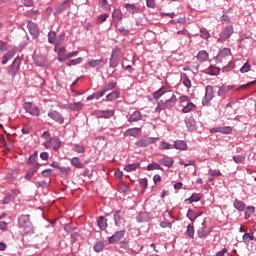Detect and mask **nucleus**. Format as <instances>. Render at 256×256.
<instances>
[{"instance_id":"nucleus-1","label":"nucleus","mask_w":256,"mask_h":256,"mask_svg":"<svg viewBox=\"0 0 256 256\" xmlns=\"http://www.w3.org/2000/svg\"><path fill=\"white\" fill-rule=\"evenodd\" d=\"M18 229H22L24 235H33L35 233L29 214H22L18 217Z\"/></svg>"},{"instance_id":"nucleus-2","label":"nucleus","mask_w":256,"mask_h":256,"mask_svg":"<svg viewBox=\"0 0 256 256\" xmlns=\"http://www.w3.org/2000/svg\"><path fill=\"white\" fill-rule=\"evenodd\" d=\"M21 61V57L18 56L13 60L12 64L8 66L7 73L8 75H10V77H12V79H14V77H17L19 71H21Z\"/></svg>"},{"instance_id":"nucleus-3","label":"nucleus","mask_w":256,"mask_h":256,"mask_svg":"<svg viewBox=\"0 0 256 256\" xmlns=\"http://www.w3.org/2000/svg\"><path fill=\"white\" fill-rule=\"evenodd\" d=\"M119 61H121V48L116 47L112 50L109 67L115 69L119 66Z\"/></svg>"},{"instance_id":"nucleus-4","label":"nucleus","mask_w":256,"mask_h":256,"mask_svg":"<svg viewBox=\"0 0 256 256\" xmlns=\"http://www.w3.org/2000/svg\"><path fill=\"white\" fill-rule=\"evenodd\" d=\"M23 109L26 111V113L32 115V117H39V115H41V110H39V107L33 104V102H25Z\"/></svg>"},{"instance_id":"nucleus-5","label":"nucleus","mask_w":256,"mask_h":256,"mask_svg":"<svg viewBox=\"0 0 256 256\" xmlns=\"http://www.w3.org/2000/svg\"><path fill=\"white\" fill-rule=\"evenodd\" d=\"M156 141H159V137H144L138 141H136V147L145 148L149 147V145H153Z\"/></svg>"},{"instance_id":"nucleus-6","label":"nucleus","mask_w":256,"mask_h":256,"mask_svg":"<svg viewBox=\"0 0 256 256\" xmlns=\"http://www.w3.org/2000/svg\"><path fill=\"white\" fill-rule=\"evenodd\" d=\"M92 115L97 119H111L115 115V110H95Z\"/></svg>"},{"instance_id":"nucleus-7","label":"nucleus","mask_w":256,"mask_h":256,"mask_svg":"<svg viewBox=\"0 0 256 256\" xmlns=\"http://www.w3.org/2000/svg\"><path fill=\"white\" fill-rule=\"evenodd\" d=\"M211 101H213V86L207 85L205 87V95L202 98V105L203 106L209 105Z\"/></svg>"},{"instance_id":"nucleus-8","label":"nucleus","mask_w":256,"mask_h":256,"mask_svg":"<svg viewBox=\"0 0 256 256\" xmlns=\"http://www.w3.org/2000/svg\"><path fill=\"white\" fill-rule=\"evenodd\" d=\"M48 117H50V119L55 121V123H58V125H63V123H65V117H63V114H61L57 110H51L48 113Z\"/></svg>"},{"instance_id":"nucleus-9","label":"nucleus","mask_w":256,"mask_h":256,"mask_svg":"<svg viewBox=\"0 0 256 256\" xmlns=\"http://www.w3.org/2000/svg\"><path fill=\"white\" fill-rule=\"evenodd\" d=\"M125 233H127L125 229L116 231L112 236L108 237V244L114 245L117 241H121L125 237Z\"/></svg>"},{"instance_id":"nucleus-10","label":"nucleus","mask_w":256,"mask_h":256,"mask_svg":"<svg viewBox=\"0 0 256 256\" xmlns=\"http://www.w3.org/2000/svg\"><path fill=\"white\" fill-rule=\"evenodd\" d=\"M233 33V26H227L217 39V43H223V41H227V39H229V37H231Z\"/></svg>"},{"instance_id":"nucleus-11","label":"nucleus","mask_w":256,"mask_h":256,"mask_svg":"<svg viewBox=\"0 0 256 256\" xmlns=\"http://www.w3.org/2000/svg\"><path fill=\"white\" fill-rule=\"evenodd\" d=\"M160 102L162 103V106L164 107V111H166V109H168L169 111H171V109H173V107H175V105H177V96L175 94H173L168 100H160Z\"/></svg>"},{"instance_id":"nucleus-12","label":"nucleus","mask_w":256,"mask_h":256,"mask_svg":"<svg viewBox=\"0 0 256 256\" xmlns=\"http://www.w3.org/2000/svg\"><path fill=\"white\" fill-rule=\"evenodd\" d=\"M213 231L212 228H205V223H202V227H200L197 230V237L199 239H207V237H209V235H211V232Z\"/></svg>"},{"instance_id":"nucleus-13","label":"nucleus","mask_w":256,"mask_h":256,"mask_svg":"<svg viewBox=\"0 0 256 256\" xmlns=\"http://www.w3.org/2000/svg\"><path fill=\"white\" fill-rule=\"evenodd\" d=\"M27 29H28L30 35H32L33 39L39 38V26H37V24H35V22L29 21L27 23Z\"/></svg>"},{"instance_id":"nucleus-14","label":"nucleus","mask_w":256,"mask_h":256,"mask_svg":"<svg viewBox=\"0 0 256 256\" xmlns=\"http://www.w3.org/2000/svg\"><path fill=\"white\" fill-rule=\"evenodd\" d=\"M210 133H222V135H231L233 128L231 126L215 127L210 129Z\"/></svg>"},{"instance_id":"nucleus-15","label":"nucleus","mask_w":256,"mask_h":256,"mask_svg":"<svg viewBox=\"0 0 256 256\" xmlns=\"http://www.w3.org/2000/svg\"><path fill=\"white\" fill-rule=\"evenodd\" d=\"M17 195H19L18 189L11 190L10 193H7L5 195L4 200H3V205H9V203H11V201H13V199H15V197H17Z\"/></svg>"},{"instance_id":"nucleus-16","label":"nucleus","mask_w":256,"mask_h":256,"mask_svg":"<svg viewBox=\"0 0 256 256\" xmlns=\"http://www.w3.org/2000/svg\"><path fill=\"white\" fill-rule=\"evenodd\" d=\"M201 215H203V211H194L190 208L187 211L186 217H188L191 223H194L198 217H201Z\"/></svg>"},{"instance_id":"nucleus-17","label":"nucleus","mask_w":256,"mask_h":256,"mask_svg":"<svg viewBox=\"0 0 256 256\" xmlns=\"http://www.w3.org/2000/svg\"><path fill=\"white\" fill-rule=\"evenodd\" d=\"M173 149L177 151H187V142L185 140H176L174 144H172Z\"/></svg>"},{"instance_id":"nucleus-18","label":"nucleus","mask_w":256,"mask_h":256,"mask_svg":"<svg viewBox=\"0 0 256 256\" xmlns=\"http://www.w3.org/2000/svg\"><path fill=\"white\" fill-rule=\"evenodd\" d=\"M160 165H163L164 167H168V169H171L173 165L175 164V160L172 157H163L159 160Z\"/></svg>"},{"instance_id":"nucleus-19","label":"nucleus","mask_w":256,"mask_h":256,"mask_svg":"<svg viewBox=\"0 0 256 256\" xmlns=\"http://www.w3.org/2000/svg\"><path fill=\"white\" fill-rule=\"evenodd\" d=\"M69 3H71V0H64L58 7H56L54 15H61L63 11H66L67 7H69Z\"/></svg>"},{"instance_id":"nucleus-20","label":"nucleus","mask_w":256,"mask_h":256,"mask_svg":"<svg viewBox=\"0 0 256 256\" xmlns=\"http://www.w3.org/2000/svg\"><path fill=\"white\" fill-rule=\"evenodd\" d=\"M97 225L100 231H107V227H109V224L107 223V218H105V216L98 217Z\"/></svg>"},{"instance_id":"nucleus-21","label":"nucleus","mask_w":256,"mask_h":256,"mask_svg":"<svg viewBox=\"0 0 256 256\" xmlns=\"http://www.w3.org/2000/svg\"><path fill=\"white\" fill-rule=\"evenodd\" d=\"M125 8L128 11V13H131V15H135V13H142L143 10L139 7H136L135 4L126 3Z\"/></svg>"},{"instance_id":"nucleus-22","label":"nucleus","mask_w":256,"mask_h":256,"mask_svg":"<svg viewBox=\"0 0 256 256\" xmlns=\"http://www.w3.org/2000/svg\"><path fill=\"white\" fill-rule=\"evenodd\" d=\"M219 73H221V68L214 65H210L206 70V75H210L211 77H215L219 75Z\"/></svg>"},{"instance_id":"nucleus-23","label":"nucleus","mask_w":256,"mask_h":256,"mask_svg":"<svg viewBox=\"0 0 256 256\" xmlns=\"http://www.w3.org/2000/svg\"><path fill=\"white\" fill-rule=\"evenodd\" d=\"M88 65H90L92 69H95V67H99L100 69H103V67H105V61L103 60V58L91 60L88 62Z\"/></svg>"},{"instance_id":"nucleus-24","label":"nucleus","mask_w":256,"mask_h":256,"mask_svg":"<svg viewBox=\"0 0 256 256\" xmlns=\"http://www.w3.org/2000/svg\"><path fill=\"white\" fill-rule=\"evenodd\" d=\"M142 119H143V115L141 114V111H134L128 118V122L135 123L137 121H141Z\"/></svg>"},{"instance_id":"nucleus-25","label":"nucleus","mask_w":256,"mask_h":256,"mask_svg":"<svg viewBox=\"0 0 256 256\" xmlns=\"http://www.w3.org/2000/svg\"><path fill=\"white\" fill-rule=\"evenodd\" d=\"M232 89H235V85L222 86L218 89L217 95L218 97H223V95H227Z\"/></svg>"},{"instance_id":"nucleus-26","label":"nucleus","mask_w":256,"mask_h":256,"mask_svg":"<svg viewBox=\"0 0 256 256\" xmlns=\"http://www.w3.org/2000/svg\"><path fill=\"white\" fill-rule=\"evenodd\" d=\"M83 107H85V104H83L82 102H73L67 104V109H70V111H81Z\"/></svg>"},{"instance_id":"nucleus-27","label":"nucleus","mask_w":256,"mask_h":256,"mask_svg":"<svg viewBox=\"0 0 256 256\" xmlns=\"http://www.w3.org/2000/svg\"><path fill=\"white\" fill-rule=\"evenodd\" d=\"M37 169H39V164L34 165L32 168H30L25 176L24 179H26L27 181H31V179L33 178V176L35 175V173H37Z\"/></svg>"},{"instance_id":"nucleus-28","label":"nucleus","mask_w":256,"mask_h":256,"mask_svg":"<svg viewBox=\"0 0 256 256\" xmlns=\"http://www.w3.org/2000/svg\"><path fill=\"white\" fill-rule=\"evenodd\" d=\"M165 93H167V86H162L160 89H158L157 91H155L152 94V97H153V99L158 101V99H161V97H163V95H165Z\"/></svg>"},{"instance_id":"nucleus-29","label":"nucleus","mask_w":256,"mask_h":256,"mask_svg":"<svg viewBox=\"0 0 256 256\" xmlns=\"http://www.w3.org/2000/svg\"><path fill=\"white\" fill-rule=\"evenodd\" d=\"M139 131H141V129L137 127L129 128L124 132V137H139Z\"/></svg>"},{"instance_id":"nucleus-30","label":"nucleus","mask_w":256,"mask_h":256,"mask_svg":"<svg viewBox=\"0 0 256 256\" xmlns=\"http://www.w3.org/2000/svg\"><path fill=\"white\" fill-rule=\"evenodd\" d=\"M137 223H148L149 221V213L147 212H140L136 216Z\"/></svg>"},{"instance_id":"nucleus-31","label":"nucleus","mask_w":256,"mask_h":256,"mask_svg":"<svg viewBox=\"0 0 256 256\" xmlns=\"http://www.w3.org/2000/svg\"><path fill=\"white\" fill-rule=\"evenodd\" d=\"M196 58L200 63H205V61L209 60V53H207L205 50H201L196 55Z\"/></svg>"},{"instance_id":"nucleus-32","label":"nucleus","mask_w":256,"mask_h":256,"mask_svg":"<svg viewBox=\"0 0 256 256\" xmlns=\"http://www.w3.org/2000/svg\"><path fill=\"white\" fill-rule=\"evenodd\" d=\"M112 19L115 23H119V21H123V12L120 9H114L112 12Z\"/></svg>"},{"instance_id":"nucleus-33","label":"nucleus","mask_w":256,"mask_h":256,"mask_svg":"<svg viewBox=\"0 0 256 256\" xmlns=\"http://www.w3.org/2000/svg\"><path fill=\"white\" fill-rule=\"evenodd\" d=\"M233 207L236 208L237 211L243 212L247 206L245 205V202L235 199L233 202Z\"/></svg>"},{"instance_id":"nucleus-34","label":"nucleus","mask_w":256,"mask_h":256,"mask_svg":"<svg viewBox=\"0 0 256 256\" xmlns=\"http://www.w3.org/2000/svg\"><path fill=\"white\" fill-rule=\"evenodd\" d=\"M201 201V196H199V194H192L189 198L185 199L184 202L186 203V205H191L192 203H197Z\"/></svg>"},{"instance_id":"nucleus-35","label":"nucleus","mask_w":256,"mask_h":256,"mask_svg":"<svg viewBox=\"0 0 256 256\" xmlns=\"http://www.w3.org/2000/svg\"><path fill=\"white\" fill-rule=\"evenodd\" d=\"M121 95V92L119 90H113L108 95H106L105 101H116V99Z\"/></svg>"},{"instance_id":"nucleus-36","label":"nucleus","mask_w":256,"mask_h":256,"mask_svg":"<svg viewBox=\"0 0 256 256\" xmlns=\"http://www.w3.org/2000/svg\"><path fill=\"white\" fill-rule=\"evenodd\" d=\"M185 233L186 237H189V239H195V226L193 223L187 225Z\"/></svg>"},{"instance_id":"nucleus-37","label":"nucleus","mask_w":256,"mask_h":256,"mask_svg":"<svg viewBox=\"0 0 256 256\" xmlns=\"http://www.w3.org/2000/svg\"><path fill=\"white\" fill-rule=\"evenodd\" d=\"M51 142H52V149L53 151H57L58 149H61V139H59V137L55 136L51 138Z\"/></svg>"},{"instance_id":"nucleus-38","label":"nucleus","mask_w":256,"mask_h":256,"mask_svg":"<svg viewBox=\"0 0 256 256\" xmlns=\"http://www.w3.org/2000/svg\"><path fill=\"white\" fill-rule=\"evenodd\" d=\"M228 55H231V49L230 48H223L219 50L216 59H225V57H228Z\"/></svg>"},{"instance_id":"nucleus-39","label":"nucleus","mask_w":256,"mask_h":256,"mask_svg":"<svg viewBox=\"0 0 256 256\" xmlns=\"http://www.w3.org/2000/svg\"><path fill=\"white\" fill-rule=\"evenodd\" d=\"M35 64L38 67H48L49 66V62L47 61V58H45V56H40L35 60Z\"/></svg>"},{"instance_id":"nucleus-40","label":"nucleus","mask_w":256,"mask_h":256,"mask_svg":"<svg viewBox=\"0 0 256 256\" xmlns=\"http://www.w3.org/2000/svg\"><path fill=\"white\" fill-rule=\"evenodd\" d=\"M141 167V164L139 162L128 164L124 167V171H127V173H131V171H137Z\"/></svg>"},{"instance_id":"nucleus-41","label":"nucleus","mask_w":256,"mask_h":256,"mask_svg":"<svg viewBox=\"0 0 256 256\" xmlns=\"http://www.w3.org/2000/svg\"><path fill=\"white\" fill-rule=\"evenodd\" d=\"M185 124H186L187 129H189L190 131H195L196 124H195V119L194 118H192V117L187 118L185 120Z\"/></svg>"},{"instance_id":"nucleus-42","label":"nucleus","mask_w":256,"mask_h":256,"mask_svg":"<svg viewBox=\"0 0 256 256\" xmlns=\"http://www.w3.org/2000/svg\"><path fill=\"white\" fill-rule=\"evenodd\" d=\"M197 109V105L193 102H188L186 106L182 108V113H191V111H195Z\"/></svg>"},{"instance_id":"nucleus-43","label":"nucleus","mask_w":256,"mask_h":256,"mask_svg":"<svg viewBox=\"0 0 256 256\" xmlns=\"http://www.w3.org/2000/svg\"><path fill=\"white\" fill-rule=\"evenodd\" d=\"M115 87H117V82L110 81L103 86L102 91H104V93H107L108 91H113Z\"/></svg>"},{"instance_id":"nucleus-44","label":"nucleus","mask_w":256,"mask_h":256,"mask_svg":"<svg viewBox=\"0 0 256 256\" xmlns=\"http://www.w3.org/2000/svg\"><path fill=\"white\" fill-rule=\"evenodd\" d=\"M103 249H105L104 241H98L93 246V250L95 251V253H101V251H103Z\"/></svg>"},{"instance_id":"nucleus-45","label":"nucleus","mask_w":256,"mask_h":256,"mask_svg":"<svg viewBox=\"0 0 256 256\" xmlns=\"http://www.w3.org/2000/svg\"><path fill=\"white\" fill-rule=\"evenodd\" d=\"M113 217L115 227H121V210H117Z\"/></svg>"},{"instance_id":"nucleus-46","label":"nucleus","mask_w":256,"mask_h":256,"mask_svg":"<svg viewBox=\"0 0 256 256\" xmlns=\"http://www.w3.org/2000/svg\"><path fill=\"white\" fill-rule=\"evenodd\" d=\"M107 19H109V14L108 13L100 14L96 17V23L98 25H101V24L105 23V21H107Z\"/></svg>"},{"instance_id":"nucleus-47","label":"nucleus","mask_w":256,"mask_h":256,"mask_svg":"<svg viewBox=\"0 0 256 256\" xmlns=\"http://www.w3.org/2000/svg\"><path fill=\"white\" fill-rule=\"evenodd\" d=\"M56 40H57V32L50 31L48 33V43H50V45H55V43H57Z\"/></svg>"},{"instance_id":"nucleus-48","label":"nucleus","mask_w":256,"mask_h":256,"mask_svg":"<svg viewBox=\"0 0 256 256\" xmlns=\"http://www.w3.org/2000/svg\"><path fill=\"white\" fill-rule=\"evenodd\" d=\"M71 165H73V167H76V169H83L84 167L83 163H81V160H79V157L72 158Z\"/></svg>"},{"instance_id":"nucleus-49","label":"nucleus","mask_w":256,"mask_h":256,"mask_svg":"<svg viewBox=\"0 0 256 256\" xmlns=\"http://www.w3.org/2000/svg\"><path fill=\"white\" fill-rule=\"evenodd\" d=\"M146 169H147V171H155V170L163 171V168L161 167V165H159L158 163H155V162L148 164Z\"/></svg>"},{"instance_id":"nucleus-50","label":"nucleus","mask_w":256,"mask_h":256,"mask_svg":"<svg viewBox=\"0 0 256 256\" xmlns=\"http://www.w3.org/2000/svg\"><path fill=\"white\" fill-rule=\"evenodd\" d=\"M253 213H255V206H248L244 214V219H250Z\"/></svg>"},{"instance_id":"nucleus-51","label":"nucleus","mask_w":256,"mask_h":256,"mask_svg":"<svg viewBox=\"0 0 256 256\" xmlns=\"http://www.w3.org/2000/svg\"><path fill=\"white\" fill-rule=\"evenodd\" d=\"M83 63V57H78L76 59H72L66 63L67 67H73V65H79Z\"/></svg>"},{"instance_id":"nucleus-52","label":"nucleus","mask_w":256,"mask_h":256,"mask_svg":"<svg viewBox=\"0 0 256 256\" xmlns=\"http://www.w3.org/2000/svg\"><path fill=\"white\" fill-rule=\"evenodd\" d=\"M50 167H53L54 169H59L61 173H67V171H69L67 168L61 166L58 162H52L50 164Z\"/></svg>"},{"instance_id":"nucleus-53","label":"nucleus","mask_w":256,"mask_h":256,"mask_svg":"<svg viewBox=\"0 0 256 256\" xmlns=\"http://www.w3.org/2000/svg\"><path fill=\"white\" fill-rule=\"evenodd\" d=\"M99 5L104 11H110L111 9V4L107 0H99Z\"/></svg>"},{"instance_id":"nucleus-54","label":"nucleus","mask_w":256,"mask_h":256,"mask_svg":"<svg viewBox=\"0 0 256 256\" xmlns=\"http://www.w3.org/2000/svg\"><path fill=\"white\" fill-rule=\"evenodd\" d=\"M159 149L161 151L173 149V145L169 144L168 142L162 141L160 142Z\"/></svg>"},{"instance_id":"nucleus-55","label":"nucleus","mask_w":256,"mask_h":256,"mask_svg":"<svg viewBox=\"0 0 256 256\" xmlns=\"http://www.w3.org/2000/svg\"><path fill=\"white\" fill-rule=\"evenodd\" d=\"M200 37L201 39H209L211 37V34L209 33V31L205 28H201L200 29Z\"/></svg>"},{"instance_id":"nucleus-56","label":"nucleus","mask_w":256,"mask_h":256,"mask_svg":"<svg viewBox=\"0 0 256 256\" xmlns=\"http://www.w3.org/2000/svg\"><path fill=\"white\" fill-rule=\"evenodd\" d=\"M242 239H243V241H245L247 243L249 241H256L255 236L253 235V233H247V232L242 236Z\"/></svg>"},{"instance_id":"nucleus-57","label":"nucleus","mask_w":256,"mask_h":256,"mask_svg":"<svg viewBox=\"0 0 256 256\" xmlns=\"http://www.w3.org/2000/svg\"><path fill=\"white\" fill-rule=\"evenodd\" d=\"M182 83L184 87H186L187 89H191V80L189 79V76H187L186 73L183 75Z\"/></svg>"},{"instance_id":"nucleus-58","label":"nucleus","mask_w":256,"mask_h":256,"mask_svg":"<svg viewBox=\"0 0 256 256\" xmlns=\"http://www.w3.org/2000/svg\"><path fill=\"white\" fill-rule=\"evenodd\" d=\"M37 155H38L37 151L33 152V154L29 156L27 164L34 165L37 161Z\"/></svg>"},{"instance_id":"nucleus-59","label":"nucleus","mask_w":256,"mask_h":256,"mask_svg":"<svg viewBox=\"0 0 256 256\" xmlns=\"http://www.w3.org/2000/svg\"><path fill=\"white\" fill-rule=\"evenodd\" d=\"M140 185H141V188H142V193H145V191L147 190V187L149 185V180L147 178H142L140 180Z\"/></svg>"},{"instance_id":"nucleus-60","label":"nucleus","mask_w":256,"mask_h":256,"mask_svg":"<svg viewBox=\"0 0 256 256\" xmlns=\"http://www.w3.org/2000/svg\"><path fill=\"white\" fill-rule=\"evenodd\" d=\"M64 39H65V33H62L58 36V39L56 40V43H55L54 51L57 52V47H59V45L63 43Z\"/></svg>"},{"instance_id":"nucleus-61","label":"nucleus","mask_w":256,"mask_h":256,"mask_svg":"<svg viewBox=\"0 0 256 256\" xmlns=\"http://www.w3.org/2000/svg\"><path fill=\"white\" fill-rule=\"evenodd\" d=\"M80 236H81V234H79V232L72 233L70 236L71 245H75V243H77V239H79Z\"/></svg>"},{"instance_id":"nucleus-62","label":"nucleus","mask_w":256,"mask_h":256,"mask_svg":"<svg viewBox=\"0 0 256 256\" xmlns=\"http://www.w3.org/2000/svg\"><path fill=\"white\" fill-rule=\"evenodd\" d=\"M78 53H79L78 51H73V52L66 54V57L60 58V63L67 61V59H71V57H75Z\"/></svg>"},{"instance_id":"nucleus-63","label":"nucleus","mask_w":256,"mask_h":256,"mask_svg":"<svg viewBox=\"0 0 256 256\" xmlns=\"http://www.w3.org/2000/svg\"><path fill=\"white\" fill-rule=\"evenodd\" d=\"M251 71V64L249 62L244 63V65L240 68V73H249Z\"/></svg>"},{"instance_id":"nucleus-64","label":"nucleus","mask_w":256,"mask_h":256,"mask_svg":"<svg viewBox=\"0 0 256 256\" xmlns=\"http://www.w3.org/2000/svg\"><path fill=\"white\" fill-rule=\"evenodd\" d=\"M233 161L234 163H237V165H239V163H243V161H245V156L244 155L233 156Z\"/></svg>"}]
</instances>
